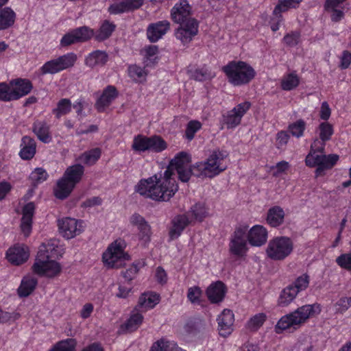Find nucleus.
<instances>
[{
	"label": "nucleus",
	"mask_w": 351,
	"mask_h": 351,
	"mask_svg": "<svg viewBox=\"0 0 351 351\" xmlns=\"http://www.w3.org/2000/svg\"><path fill=\"white\" fill-rule=\"evenodd\" d=\"M82 222L75 219L65 217L58 221L60 233L66 239H72L82 232Z\"/></svg>",
	"instance_id": "14"
},
{
	"label": "nucleus",
	"mask_w": 351,
	"mask_h": 351,
	"mask_svg": "<svg viewBox=\"0 0 351 351\" xmlns=\"http://www.w3.org/2000/svg\"><path fill=\"white\" fill-rule=\"evenodd\" d=\"M56 59H53L45 62L40 69V75L55 74L61 71Z\"/></svg>",
	"instance_id": "48"
},
{
	"label": "nucleus",
	"mask_w": 351,
	"mask_h": 351,
	"mask_svg": "<svg viewBox=\"0 0 351 351\" xmlns=\"http://www.w3.org/2000/svg\"><path fill=\"white\" fill-rule=\"evenodd\" d=\"M116 25L106 20L101 24L98 33L95 35V39L98 41H103L108 39L115 30Z\"/></svg>",
	"instance_id": "36"
},
{
	"label": "nucleus",
	"mask_w": 351,
	"mask_h": 351,
	"mask_svg": "<svg viewBox=\"0 0 351 351\" xmlns=\"http://www.w3.org/2000/svg\"><path fill=\"white\" fill-rule=\"evenodd\" d=\"M300 39V33L299 32H291L287 34L284 38V43L289 47H294L297 45Z\"/></svg>",
	"instance_id": "60"
},
{
	"label": "nucleus",
	"mask_w": 351,
	"mask_h": 351,
	"mask_svg": "<svg viewBox=\"0 0 351 351\" xmlns=\"http://www.w3.org/2000/svg\"><path fill=\"white\" fill-rule=\"evenodd\" d=\"M320 312L321 307L317 303L303 305L293 312L282 316L275 326V332L280 334L291 327L296 328V326H300L308 318L319 314Z\"/></svg>",
	"instance_id": "2"
},
{
	"label": "nucleus",
	"mask_w": 351,
	"mask_h": 351,
	"mask_svg": "<svg viewBox=\"0 0 351 351\" xmlns=\"http://www.w3.org/2000/svg\"><path fill=\"white\" fill-rule=\"evenodd\" d=\"M84 173V167L80 164L69 166L65 170L62 177L58 181L53 193L56 198L64 199L71 193Z\"/></svg>",
	"instance_id": "3"
},
{
	"label": "nucleus",
	"mask_w": 351,
	"mask_h": 351,
	"mask_svg": "<svg viewBox=\"0 0 351 351\" xmlns=\"http://www.w3.org/2000/svg\"><path fill=\"white\" fill-rule=\"evenodd\" d=\"M60 68L62 71L71 68L74 66L77 57V55L73 52L68 53L63 56L56 58Z\"/></svg>",
	"instance_id": "39"
},
{
	"label": "nucleus",
	"mask_w": 351,
	"mask_h": 351,
	"mask_svg": "<svg viewBox=\"0 0 351 351\" xmlns=\"http://www.w3.org/2000/svg\"><path fill=\"white\" fill-rule=\"evenodd\" d=\"M48 174L43 168H36L29 176V179L34 184L43 182L47 179Z\"/></svg>",
	"instance_id": "54"
},
{
	"label": "nucleus",
	"mask_w": 351,
	"mask_h": 351,
	"mask_svg": "<svg viewBox=\"0 0 351 351\" xmlns=\"http://www.w3.org/2000/svg\"><path fill=\"white\" fill-rule=\"evenodd\" d=\"M195 165L177 170L179 180L182 182H187L192 175L195 176Z\"/></svg>",
	"instance_id": "58"
},
{
	"label": "nucleus",
	"mask_w": 351,
	"mask_h": 351,
	"mask_svg": "<svg viewBox=\"0 0 351 351\" xmlns=\"http://www.w3.org/2000/svg\"><path fill=\"white\" fill-rule=\"evenodd\" d=\"M300 83V78L294 73L285 75L281 82V88L285 90H291L296 88Z\"/></svg>",
	"instance_id": "41"
},
{
	"label": "nucleus",
	"mask_w": 351,
	"mask_h": 351,
	"mask_svg": "<svg viewBox=\"0 0 351 351\" xmlns=\"http://www.w3.org/2000/svg\"><path fill=\"white\" fill-rule=\"evenodd\" d=\"M16 19L15 12L9 7L4 8L0 11V29H6L14 23Z\"/></svg>",
	"instance_id": "34"
},
{
	"label": "nucleus",
	"mask_w": 351,
	"mask_h": 351,
	"mask_svg": "<svg viewBox=\"0 0 351 351\" xmlns=\"http://www.w3.org/2000/svg\"><path fill=\"white\" fill-rule=\"evenodd\" d=\"M251 107V103L245 101L237 105L233 109L222 115L221 123L228 129L236 128L241 123L242 117Z\"/></svg>",
	"instance_id": "10"
},
{
	"label": "nucleus",
	"mask_w": 351,
	"mask_h": 351,
	"mask_svg": "<svg viewBox=\"0 0 351 351\" xmlns=\"http://www.w3.org/2000/svg\"><path fill=\"white\" fill-rule=\"evenodd\" d=\"M101 155V149L96 147L84 152L79 158L85 165H93L100 158Z\"/></svg>",
	"instance_id": "37"
},
{
	"label": "nucleus",
	"mask_w": 351,
	"mask_h": 351,
	"mask_svg": "<svg viewBox=\"0 0 351 351\" xmlns=\"http://www.w3.org/2000/svg\"><path fill=\"white\" fill-rule=\"evenodd\" d=\"M138 230L139 231V233H138L139 239L141 241H143V243L145 244L149 242L150 237L152 235V231H151V226L148 223V222L144 223V224L143 226H141L140 227L138 228Z\"/></svg>",
	"instance_id": "57"
},
{
	"label": "nucleus",
	"mask_w": 351,
	"mask_h": 351,
	"mask_svg": "<svg viewBox=\"0 0 351 351\" xmlns=\"http://www.w3.org/2000/svg\"><path fill=\"white\" fill-rule=\"evenodd\" d=\"M132 148L138 152L149 150V137L138 135L134 137Z\"/></svg>",
	"instance_id": "47"
},
{
	"label": "nucleus",
	"mask_w": 351,
	"mask_h": 351,
	"mask_svg": "<svg viewBox=\"0 0 351 351\" xmlns=\"http://www.w3.org/2000/svg\"><path fill=\"white\" fill-rule=\"evenodd\" d=\"M247 239L250 245L261 246L267 241V231L263 226L256 225L249 230Z\"/></svg>",
	"instance_id": "23"
},
{
	"label": "nucleus",
	"mask_w": 351,
	"mask_h": 351,
	"mask_svg": "<svg viewBox=\"0 0 351 351\" xmlns=\"http://www.w3.org/2000/svg\"><path fill=\"white\" fill-rule=\"evenodd\" d=\"M160 301L159 295L149 292L143 293L139 299L136 308L147 311L154 308Z\"/></svg>",
	"instance_id": "31"
},
{
	"label": "nucleus",
	"mask_w": 351,
	"mask_h": 351,
	"mask_svg": "<svg viewBox=\"0 0 351 351\" xmlns=\"http://www.w3.org/2000/svg\"><path fill=\"white\" fill-rule=\"evenodd\" d=\"M108 60V56L105 51L97 50L90 53L86 58L85 64L90 68H94L105 65Z\"/></svg>",
	"instance_id": "30"
},
{
	"label": "nucleus",
	"mask_w": 351,
	"mask_h": 351,
	"mask_svg": "<svg viewBox=\"0 0 351 351\" xmlns=\"http://www.w3.org/2000/svg\"><path fill=\"white\" fill-rule=\"evenodd\" d=\"M103 261L109 267L119 268L123 266V262L130 259V256L124 252L123 243L116 240L112 243L107 250L103 254Z\"/></svg>",
	"instance_id": "9"
},
{
	"label": "nucleus",
	"mask_w": 351,
	"mask_h": 351,
	"mask_svg": "<svg viewBox=\"0 0 351 351\" xmlns=\"http://www.w3.org/2000/svg\"><path fill=\"white\" fill-rule=\"evenodd\" d=\"M202 124L200 121L197 120H191L190 121L187 125L185 130V138L191 141L194 137L195 133L199 131L202 128Z\"/></svg>",
	"instance_id": "45"
},
{
	"label": "nucleus",
	"mask_w": 351,
	"mask_h": 351,
	"mask_svg": "<svg viewBox=\"0 0 351 351\" xmlns=\"http://www.w3.org/2000/svg\"><path fill=\"white\" fill-rule=\"evenodd\" d=\"M298 293L289 285L285 287L280 293L277 304L281 307H285L289 305L296 298Z\"/></svg>",
	"instance_id": "33"
},
{
	"label": "nucleus",
	"mask_w": 351,
	"mask_h": 351,
	"mask_svg": "<svg viewBox=\"0 0 351 351\" xmlns=\"http://www.w3.org/2000/svg\"><path fill=\"white\" fill-rule=\"evenodd\" d=\"M302 1V0H278V3L274 8L273 14L277 16L279 15V18H281L282 12H287L290 8L298 7Z\"/></svg>",
	"instance_id": "35"
},
{
	"label": "nucleus",
	"mask_w": 351,
	"mask_h": 351,
	"mask_svg": "<svg viewBox=\"0 0 351 351\" xmlns=\"http://www.w3.org/2000/svg\"><path fill=\"white\" fill-rule=\"evenodd\" d=\"M203 326V321L199 318H194L189 320L184 326V329L187 332H193L198 330Z\"/></svg>",
	"instance_id": "61"
},
{
	"label": "nucleus",
	"mask_w": 351,
	"mask_h": 351,
	"mask_svg": "<svg viewBox=\"0 0 351 351\" xmlns=\"http://www.w3.org/2000/svg\"><path fill=\"white\" fill-rule=\"evenodd\" d=\"M16 100L28 95L33 88V84L29 80L18 78L10 82Z\"/></svg>",
	"instance_id": "26"
},
{
	"label": "nucleus",
	"mask_w": 351,
	"mask_h": 351,
	"mask_svg": "<svg viewBox=\"0 0 351 351\" xmlns=\"http://www.w3.org/2000/svg\"><path fill=\"white\" fill-rule=\"evenodd\" d=\"M21 147L19 156L23 160H28L34 156L36 151V143L33 138L29 136H23L21 139Z\"/></svg>",
	"instance_id": "27"
},
{
	"label": "nucleus",
	"mask_w": 351,
	"mask_h": 351,
	"mask_svg": "<svg viewBox=\"0 0 351 351\" xmlns=\"http://www.w3.org/2000/svg\"><path fill=\"white\" fill-rule=\"evenodd\" d=\"M192 8L188 0H180L171 10V19L176 23H182L189 19H195L191 16Z\"/></svg>",
	"instance_id": "15"
},
{
	"label": "nucleus",
	"mask_w": 351,
	"mask_h": 351,
	"mask_svg": "<svg viewBox=\"0 0 351 351\" xmlns=\"http://www.w3.org/2000/svg\"><path fill=\"white\" fill-rule=\"evenodd\" d=\"M337 313H343L351 306V297H342L335 304Z\"/></svg>",
	"instance_id": "59"
},
{
	"label": "nucleus",
	"mask_w": 351,
	"mask_h": 351,
	"mask_svg": "<svg viewBox=\"0 0 351 351\" xmlns=\"http://www.w3.org/2000/svg\"><path fill=\"white\" fill-rule=\"evenodd\" d=\"M202 295V291L197 286L190 287L188 289L187 298L193 304H199L201 302L200 298Z\"/></svg>",
	"instance_id": "55"
},
{
	"label": "nucleus",
	"mask_w": 351,
	"mask_h": 351,
	"mask_svg": "<svg viewBox=\"0 0 351 351\" xmlns=\"http://www.w3.org/2000/svg\"><path fill=\"white\" fill-rule=\"evenodd\" d=\"M172 227L169 232L170 240L178 239L190 223V221L186 215H178L176 216L172 221Z\"/></svg>",
	"instance_id": "25"
},
{
	"label": "nucleus",
	"mask_w": 351,
	"mask_h": 351,
	"mask_svg": "<svg viewBox=\"0 0 351 351\" xmlns=\"http://www.w3.org/2000/svg\"><path fill=\"white\" fill-rule=\"evenodd\" d=\"M143 316L141 313H134L123 324L118 330L119 334L132 332L136 330L141 325Z\"/></svg>",
	"instance_id": "28"
},
{
	"label": "nucleus",
	"mask_w": 351,
	"mask_h": 351,
	"mask_svg": "<svg viewBox=\"0 0 351 351\" xmlns=\"http://www.w3.org/2000/svg\"><path fill=\"white\" fill-rule=\"evenodd\" d=\"M309 282V276L307 274H303L298 276L290 285L299 293L308 288Z\"/></svg>",
	"instance_id": "43"
},
{
	"label": "nucleus",
	"mask_w": 351,
	"mask_h": 351,
	"mask_svg": "<svg viewBox=\"0 0 351 351\" xmlns=\"http://www.w3.org/2000/svg\"><path fill=\"white\" fill-rule=\"evenodd\" d=\"M77 341L69 338L57 342L49 351H75Z\"/></svg>",
	"instance_id": "38"
},
{
	"label": "nucleus",
	"mask_w": 351,
	"mask_h": 351,
	"mask_svg": "<svg viewBox=\"0 0 351 351\" xmlns=\"http://www.w3.org/2000/svg\"><path fill=\"white\" fill-rule=\"evenodd\" d=\"M143 4V0H123L110 5L108 11L112 14L129 12L140 8Z\"/></svg>",
	"instance_id": "22"
},
{
	"label": "nucleus",
	"mask_w": 351,
	"mask_h": 351,
	"mask_svg": "<svg viewBox=\"0 0 351 351\" xmlns=\"http://www.w3.org/2000/svg\"><path fill=\"white\" fill-rule=\"evenodd\" d=\"M293 250V243L287 237H276L271 239L266 249L267 256L273 261H283Z\"/></svg>",
	"instance_id": "8"
},
{
	"label": "nucleus",
	"mask_w": 351,
	"mask_h": 351,
	"mask_svg": "<svg viewBox=\"0 0 351 351\" xmlns=\"http://www.w3.org/2000/svg\"><path fill=\"white\" fill-rule=\"evenodd\" d=\"M305 128L306 123L302 119H299L289 125V131L293 136L297 138H300L303 136Z\"/></svg>",
	"instance_id": "52"
},
{
	"label": "nucleus",
	"mask_w": 351,
	"mask_h": 351,
	"mask_svg": "<svg viewBox=\"0 0 351 351\" xmlns=\"http://www.w3.org/2000/svg\"><path fill=\"white\" fill-rule=\"evenodd\" d=\"M173 341L160 339L154 343L150 351H171L173 348Z\"/></svg>",
	"instance_id": "56"
},
{
	"label": "nucleus",
	"mask_w": 351,
	"mask_h": 351,
	"mask_svg": "<svg viewBox=\"0 0 351 351\" xmlns=\"http://www.w3.org/2000/svg\"><path fill=\"white\" fill-rule=\"evenodd\" d=\"M267 319V315L263 313L256 314L247 322V327L251 330H257Z\"/></svg>",
	"instance_id": "49"
},
{
	"label": "nucleus",
	"mask_w": 351,
	"mask_h": 351,
	"mask_svg": "<svg viewBox=\"0 0 351 351\" xmlns=\"http://www.w3.org/2000/svg\"><path fill=\"white\" fill-rule=\"evenodd\" d=\"M226 293V285L221 281L211 283L206 291V296L212 304L221 302Z\"/></svg>",
	"instance_id": "19"
},
{
	"label": "nucleus",
	"mask_w": 351,
	"mask_h": 351,
	"mask_svg": "<svg viewBox=\"0 0 351 351\" xmlns=\"http://www.w3.org/2000/svg\"><path fill=\"white\" fill-rule=\"evenodd\" d=\"M285 216V211L280 206H273L267 211V222L271 227H278L283 223Z\"/></svg>",
	"instance_id": "29"
},
{
	"label": "nucleus",
	"mask_w": 351,
	"mask_h": 351,
	"mask_svg": "<svg viewBox=\"0 0 351 351\" xmlns=\"http://www.w3.org/2000/svg\"><path fill=\"white\" fill-rule=\"evenodd\" d=\"M169 28L170 23L166 20L152 23L147 29V38L151 43L157 42L167 32Z\"/></svg>",
	"instance_id": "20"
},
{
	"label": "nucleus",
	"mask_w": 351,
	"mask_h": 351,
	"mask_svg": "<svg viewBox=\"0 0 351 351\" xmlns=\"http://www.w3.org/2000/svg\"><path fill=\"white\" fill-rule=\"evenodd\" d=\"M138 271V267L137 265L132 264L128 269L125 271H122L123 278L128 282L134 279Z\"/></svg>",
	"instance_id": "64"
},
{
	"label": "nucleus",
	"mask_w": 351,
	"mask_h": 351,
	"mask_svg": "<svg viewBox=\"0 0 351 351\" xmlns=\"http://www.w3.org/2000/svg\"><path fill=\"white\" fill-rule=\"evenodd\" d=\"M94 34V30L87 26L73 29L63 36L60 40V45L64 47L75 43L86 42Z\"/></svg>",
	"instance_id": "11"
},
{
	"label": "nucleus",
	"mask_w": 351,
	"mask_h": 351,
	"mask_svg": "<svg viewBox=\"0 0 351 351\" xmlns=\"http://www.w3.org/2000/svg\"><path fill=\"white\" fill-rule=\"evenodd\" d=\"M191 158L182 152L173 158L163 174H155L147 179H142L136 186L141 195L156 202H168L178 190L174 171L189 167Z\"/></svg>",
	"instance_id": "1"
},
{
	"label": "nucleus",
	"mask_w": 351,
	"mask_h": 351,
	"mask_svg": "<svg viewBox=\"0 0 351 351\" xmlns=\"http://www.w3.org/2000/svg\"><path fill=\"white\" fill-rule=\"evenodd\" d=\"M167 148L166 142L159 136L149 137V150L160 152Z\"/></svg>",
	"instance_id": "44"
},
{
	"label": "nucleus",
	"mask_w": 351,
	"mask_h": 351,
	"mask_svg": "<svg viewBox=\"0 0 351 351\" xmlns=\"http://www.w3.org/2000/svg\"><path fill=\"white\" fill-rule=\"evenodd\" d=\"M217 320L219 334L223 337L230 335L233 330L232 326L234 322L233 312L230 309H224Z\"/></svg>",
	"instance_id": "17"
},
{
	"label": "nucleus",
	"mask_w": 351,
	"mask_h": 351,
	"mask_svg": "<svg viewBox=\"0 0 351 351\" xmlns=\"http://www.w3.org/2000/svg\"><path fill=\"white\" fill-rule=\"evenodd\" d=\"M178 24H180V26L175 32L176 37L184 45L191 43L198 34V21L197 19H189Z\"/></svg>",
	"instance_id": "13"
},
{
	"label": "nucleus",
	"mask_w": 351,
	"mask_h": 351,
	"mask_svg": "<svg viewBox=\"0 0 351 351\" xmlns=\"http://www.w3.org/2000/svg\"><path fill=\"white\" fill-rule=\"evenodd\" d=\"M71 110V102L69 99H61L57 104V107L53 109L52 112L59 119L66 114Z\"/></svg>",
	"instance_id": "42"
},
{
	"label": "nucleus",
	"mask_w": 351,
	"mask_h": 351,
	"mask_svg": "<svg viewBox=\"0 0 351 351\" xmlns=\"http://www.w3.org/2000/svg\"><path fill=\"white\" fill-rule=\"evenodd\" d=\"M317 143H319V141L315 140L311 145L310 152L306 157L305 162L308 167H317L315 173V176L318 177L324 176L326 170L332 169L338 161L339 156L335 154L328 155L318 154L317 153L323 154L324 152V145L314 149Z\"/></svg>",
	"instance_id": "5"
},
{
	"label": "nucleus",
	"mask_w": 351,
	"mask_h": 351,
	"mask_svg": "<svg viewBox=\"0 0 351 351\" xmlns=\"http://www.w3.org/2000/svg\"><path fill=\"white\" fill-rule=\"evenodd\" d=\"M247 226L238 227L233 232L229 248L232 254L242 256L247 250Z\"/></svg>",
	"instance_id": "12"
},
{
	"label": "nucleus",
	"mask_w": 351,
	"mask_h": 351,
	"mask_svg": "<svg viewBox=\"0 0 351 351\" xmlns=\"http://www.w3.org/2000/svg\"><path fill=\"white\" fill-rule=\"evenodd\" d=\"M32 132L43 143H49L52 141L50 125L45 121H35L32 125Z\"/></svg>",
	"instance_id": "24"
},
{
	"label": "nucleus",
	"mask_w": 351,
	"mask_h": 351,
	"mask_svg": "<svg viewBox=\"0 0 351 351\" xmlns=\"http://www.w3.org/2000/svg\"><path fill=\"white\" fill-rule=\"evenodd\" d=\"M118 91L115 86L108 85L103 90L101 95L95 103V108L99 112H104L106 108L108 107L113 100L118 97Z\"/></svg>",
	"instance_id": "21"
},
{
	"label": "nucleus",
	"mask_w": 351,
	"mask_h": 351,
	"mask_svg": "<svg viewBox=\"0 0 351 351\" xmlns=\"http://www.w3.org/2000/svg\"><path fill=\"white\" fill-rule=\"evenodd\" d=\"M38 284V280L30 276H25L18 288V294L20 297H27L36 289Z\"/></svg>",
	"instance_id": "32"
},
{
	"label": "nucleus",
	"mask_w": 351,
	"mask_h": 351,
	"mask_svg": "<svg viewBox=\"0 0 351 351\" xmlns=\"http://www.w3.org/2000/svg\"><path fill=\"white\" fill-rule=\"evenodd\" d=\"M290 136L287 132L282 130L278 132L276 134V147L278 149H281L285 146L289 140Z\"/></svg>",
	"instance_id": "63"
},
{
	"label": "nucleus",
	"mask_w": 351,
	"mask_h": 351,
	"mask_svg": "<svg viewBox=\"0 0 351 351\" xmlns=\"http://www.w3.org/2000/svg\"><path fill=\"white\" fill-rule=\"evenodd\" d=\"M0 100L3 101H10L16 100L12 86L6 83L0 84Z\"/></svg>",
	"instance_id": "46"
},
{
	"label": "nucleus",
	"mask_w": 351,
	"mask_h": 351,
	"mask_svg": "<svg viewBox=\"0 0 351 351\" xmlns=\"http://www.w3.org/2000/svg\"><path fill=\"white\" fill-rule=\"evenodd\" d=\"M130 77L134 81H141L142 78H145L147 73L145 69L136 64L130 65L128 68Z\"/></svg>",
	"instance_id": "53"
},
{
	"label": "nucleus",
	"mask_w": 351,
	"mask_h": 351,
	"mask_svg": "<svg viewBox=\"0 0 351 351\" xmlns=\"http://www.w3.org/2000/svg\"><path fill=\"white\" fill-rule=\"evenodd\" d=\"M214 77L215 74L206 68L195 69L191 73V77L199 82L210 80Z\"/></svg>",
	"instance_id": "51"
},
{
	"label": "nucleus",
	"mask_w": 351,
	"mask_h": 351,
	"mask_svg": "<svg viewBox=\"0 0 351 351\" xmlns=\"http://www.w3.org/2000/svg\"><path fill=\"white\" fill-rule=\"evenodd\" d=\"M32 269L34 273L49 278L56 276L62 270V267L58 262L50 260L49 250L46 245L43 243L40 246Z\"/></svg>",
	"instance_id": "7"
},
{
	"label": "nucleus",
	"mask_w": 351,
	"mask_h": 351,
	"mask_svg": "<svg viewBox=\"0 0 351 351\" xmlns=\"http://www.w3.org/2000/svg\"><path fill=\"white\" fill-rule=\"evenodd\" d=\"M336 263L341 268L351 270V254H342L336 258Z\"/></svg>",
	"instance_id": "62"
},
{
	"label": "nucleus",
	"mask_w": 351,
	"mask_h": 351,
	"mask_svg": "<svg viewBox=\"0 0 351 351\" xmlns=\"http://www.w3.org/2000/svg\"><path fill=\"white\" fill-rule=\"evenodd\" d=\"M318 129L319 138L322 141V145H325V142L330 141L334 133L333 126L330 123L324 121L319 125Z\"/></svg>",
	"instance_id": "40"
},
{
	"label": "nucleus",
	"mask_w": 351,
	"mask_h": 351,
	"mask_svg": "<svg viewBox=\"0 0 351 351\" xmlns=\"http://www.w3.org/2000/svg\"><path fill=\"white\" fill-rule=\"evenodd\" d=\"M29 256L27 247L16 244L10 247L6 252L8 261L12 265H20L25 263Z\"/></svg>",
	"instance_id": "16"
},
{
	"label": "nucleus",
	"mask_w": 351,
	"mask_h": 351,
	"mask_svg": "<svg viewBox=\"0 0 351 351\" xmlns=\"http://www.w3.org/2000/svg\"><path fill=\"white\" fill-rule=\"evenodd\" d=\"M35 204L30 202L26 204L22 209V218L21 221V229L25 237H28L32 228V218L34 215Z\"/></svg>",
	"instance_id": "18"
},
{
	"label": "nucleus",
	"mask_w": 351,
	"mask_h": 351,
	"mask_svg": "<svg viewBox=\"0 0 351 351\" xmlns=\"http://www.w3.org/2000/svg\"><path fill=\"white\" fill-rule=\"evenodd\" d=\"M228 156L226 151L215 149L205 161L195 164V176L213 178L219 175L226 169L223 161Z\"/></svg>",
	"instance_id": "4"
},
{
	"label": "nucleus",
	"mask_w": 351,
	"mask_h": 351,
	"mask_svg": "<svg viewBox=\"0 0 351 351\" xmlns=\"http://www.w3.org/2000/svg\"><path fill=\"white\" fill-rule=\"evenodd\" d=\"M191 212L192 213L194 218L196 220L202 221L208 215L207 208L204 204L197 203L191 208Z\"/></svg>",
	"instance_id": "50"
},
{
	"label": "nucleus",
	"mask_w": 351,
	"mask_h": 351,
	"mask_svg": "<svg viewBox=\"0 0 351 351\" xmlns=\"http://www.w3.org/2000/svg\"><path fill=\"white\" fill-rule=\"evenodd\" d=\"M221 70L227 76L228 82L235 86L248 84L256 75L254 69L243 61H231L223 66Z\"/></svg>",
	"instance_id": "6"
}]
</instances>
